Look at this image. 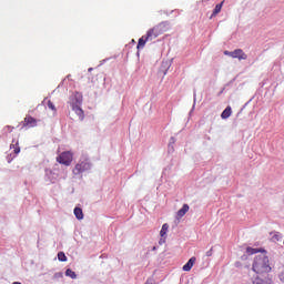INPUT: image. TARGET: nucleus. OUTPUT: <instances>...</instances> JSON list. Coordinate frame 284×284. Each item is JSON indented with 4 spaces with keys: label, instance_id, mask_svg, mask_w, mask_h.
Instances as JSON below:
<instances>
[{
    "label": "nucleus",
    "instance_id": "nucleus-4",
    "mask_svg": "<svg viewBox=\"0 0 284 284\" xmlns=\"http://www.w3.org/2000/svg\"><path fill=\"white\" fill-rule=\"evenodd\" d=\"M92 168V164L88 160H82L75 164L73 169V174H83V172H88Z\"/></svg>",
    "mask_w": 284,
    "mask_h": 284
},
{
    "label": "nucleus",
    "instance_id": "nucleus-19",
    "mask_svg": "<svg viewBox=\"0 0 284 284\" xmlns=\"http://www.w3.org/2000/svg\"><path fill=\"white\" fill-rule=\"evenodd\" d=\"M58 260H59L61 263H65V261H68V256H65V253L59 252V253H58Z\"/></svg>",
    "mask_w": 284,
    "mask_h": 284
},
{
    "label": "nucleus",
    "instance_id": "nucleus-16",
    "mask_svg": "<svg viewBox=\"0 0 284 284\" xmlns=\"http://www.w3.org/2000/svg\"><path fill=\"white\" fill-rule=\"evenodd\" d=\"M10 149L13 150L14 154H19V152H21V148L19 146V141H17L16 143L13 141V143L10 145Z\"/></svg>",
    "mask_w": 284,
    "mask_h": 284
},
{
    "label": "nucleus",
    "instance_id": "nucleus-6",
    "mask_svg": "<svg viewBox=\"0 0 284 284\" xmlns=\"http://www.w3.org/2000/svg\"><path fill=\"white\" fill-rule=\"evenodd\" d=\"M23 128H37V119L32 115H27L23 121Z\"/></svg>",
    "mask_w": 284,
    "mask_h": 284
},
{
    "label": "nucleus",
    "instance_id": "nucleus-14",
    "mask_svg": "<svg viewBox=\"0 0 284 284\" xmlns=\"http://www.w3.org/2000/svg\"><path fill=\"white\" fill-rule=\"evenodd\" d=\"M221 116L222 119H230L232 116V106H226Z\"/></svg>",
    "mask_w": 284,
    "mask_h": 284
},
{
    "label": "nucleus",
    "instance_id": "nucleus-2",
    "mask_svg": "<svg viewBox=\"0 0 284 284\" xmlns=\"http://www.w3.org/2000/svg\"><path fill=\"white\" fill-rule=\"evenodd\" d=\"M81 103H83V95L79 92L73 93L70 98V105L79 121H83V119H85V113L83 112V109H81Z\"/></svg>",
    "mask_w": 284,
    "mask_h": 284
},
{
    "label": "nucleus",
    "instance_id": "nucleus-3",
    "mask_svg": "<svg viewBox=\"0 0 284 284\" xmlns=\"http://www.w3.org/2000/svg\"><path fill=\"white\" fill-rule=\"evenodd\" d=\"M165 32H168V23L161 22L146 32V39H150V41H154L156 37H161V34Z\"/></svg>",
    "mask_w": 284,
    "mask_h": 284
},
{
    "label": "nucleus",
    "instance_id": "nucleus-24",
    "mask_svg": "<svg viewBox=\"0 0 284 284\" xmlns=\"http://www.w3.org/2000/svg\"><path fill=\"white\" fill-rule=\"evenodd\" d=\"M163 243H165V237H161V239H160L159 244H160V245H163Z\"/></svg>",
    "mask_w": 284,
    "mask_h": 284
},
{
    "label": "nucleus",
    "instance_id": "nucleus-20",
    "mask_svg": "<svg viewBox=\"0 0 284 284\" xmlns=\"http://www.w3.org/2000/svg\"><path fill=\"white\" fill-rule=\"evenodd\" d=\"M47 105H48L49 110H52V112L54 114H57V106H54V103L52 102V100H49Z\"/></svg>",
    "mask_w": 284,
    "mask_h": 284
},
{
    "label": "nucleus",
    "instance_id": "nucleus-10",
    "mask_svg": "<svg viewBox=\"0 0 284 284\" xmlns=\"http://www.w3.org/2000/svg\"><path fill=\"white\" fill-rule=\"evenodd\" d=\"M253 284H272V278H270L268 276H266L264 278L261 276H257L253 281Z\"/></svg>",
    "mask_w": 284,
    "mask_h": 284
},
{
    "label": "nucleus",
    "instance_id": "nucleus-21",
    "mask_svg": "<svg viewBox=\"0 0 284 284\" xmlns=\"http://www.w3.org/2000/svg\"><path fill=\"white\" fill-rule=\"evenodd\" d=\"M65 276H69L70 278H77V273H74V271H72L71 268H68L65 271Z\"/></svg>",
    "mask_w": 284,
    "mask_h": 284
},
{
    "label": "nucleus",
    "instance_id": "nucleus-26",
    "mask_svg": "<svg viewBox=\"0 0 284 284\" xmlns=\"http://www.w3.org/2000/svg\"><path fill=\"white\" fill-rule=\"evenodd\" d=\"M13 284H21V282H14Z\"/></svg>",
    "mask_w": 284,
    "mask_h": 284
},
{
    "label": "nucleus",
    "instance_id": "nucleus-5",
    "mask_svg": "<svg viewBox=\"0 0 284 284\" xmlns=\"http://www.w3.org/2000/svg\"><path fill=\"white\" fill-rule=\"evenodd\" d=\"M73 160V154L70 151L62 152L58 158L57 161L61 165H71Z\"/></svg>",
    "mask_w": 284,
    "mask_h": 284
},
{
    "label": "nucleus",
    "instance_id": "nucleus-23",
    "mask_svg": "<svg viewBox=\"0 0 284 284\" xmlns=\"http://www.w3.org/2000/svg\"><path fill=\"white\" fill-rule=\"evenodd\" d=\"M213 254V248H210L207 252H206V256H212Z\"/></svg>",
    "mask_w": 284,
    "mask_h": 284
},
{
    "label": "nucleus",
    "instance_id": "nucleus-13",
    "mask_svg": "<svg viewBox=\"0 0 284 284\" xmlns=\"http://www.w3.org/2000/svg\"><path fill=\"white\" fill-rule=\"evenodd\" d=\"M73 214L78 221H83V210L81 207H75Z\"/></svg>",
    "mask_w": 284,
    "mask_h": 284
},
{
    "label": "nucleus",
    "instance_id": "nucleus-11",
    "mask_svg": "<svg viewBox=\"0 0 284 284\" xmlns=\"http://www.w3.org/2000/svg\"><path fill=\"white\" fill-rule=\"evenodd\" d=\"M187 212H190V205L183 204L182 209H180L176 213L178 219H183V216L187 214Z\"/></svg>",
    "mask_w": 284,
    "mask_h": 284
},
{
    "label": "nucleus",
    "instance_id": "nucleus-18",
    "mask_svg": "<svg viewBox=\"0 0 284 284\" xmlns=\"http://www.w3.org/2000/svg\"><path fill=\"white\" fill-rule=\"evenodd\" d=\"M258 252H263V250H258V248H252V247H247L246 248V254H258Z\"/></svg>",
    "mask_w": 284,
    "mask_h": 284
},
{
    "label": "nucleus",
    "instance_id": "nucleus-9",
    "mask_svg": "<svg viewBox=\"0 0 284 284\" xmlns=\"http://www.w3.org/2000/svg\"><path fill=\"white\" fill-rule=\"evenodd\" d=\"M148 41H150V38H148V34L146 36H142L139 41H138V50H143V48H145V43H148Z\"/></svg>",
    "mask_w": 284,
    "mask_h": 284
},
{
    "label": "nucleus",
    "instance_id": "nucleus-27",
    "mask_svg": "<svg viewBox=\"0 0 284 284\" xmlns=\"http://www.w3.org/2000/svg\"><path fill=\"white\" fill-rule=\"evenodd\" d=\"M89 72H92V68L89 69Z\"/></svg>",
    "mask_w": 284,
    "mask_h": 284
},
{
    "label": "nucleus",
    "instance_id": "nucleus-8",
    "mask_svg": "<svg viewBox=\"0 0 284 284\" xmlns=\"http://www.w3.org/2000/svg\"><path fill=\"white\" fill-rule=\"evenodd\" d=\"M196 263V257H191L187 263H185L182 267L183 272H190L192 267H194V264Z\"/></svg>",
    "mask_w": 284,
    "mask_h": 284
},
{
    "label": "nucleus",
    "instance_id": "nucleus-7",
    "mask_svg": "<svg viewBox=\"0 0 284 284\" xmlns=\"http://www.w3.org/2000/svg\"><path fill=\"white\" fill-rule=\"evenodd\" d=\"M232 59H239V61H245L247 59V55L243 52L242 49H235L233 51Z\"/></svg>",
    "mask_w": 284,
    "mask_h": 284
},
{
    "label": "nucleus",
    "instance_id": "nucleus-22",
    "mask_svg": "<svg viewBox=\"0 0 284 284\" xmlns=\"http://www.w3.org/2000/svg\"><path fill=\"white\" fill-rule=\"evenodd\" d=\"M225 57H233V51H224Z\"/></svg>",
    "mask_w": 284,
    "mask_h": 284
},
{
    "label": "nucleus",
    "instance_id": "nucleus-17",
    "mask_svg": "<svg viewBox=\"0 0 284 284\" xmlns=\"http://www.w3.org/2000/svg\"><path fill=\"white\" fill-rule=\"evenodd\" d=\"M170 229V225H168V224H163L162 225V229H161V231H160V236L163 239V237H165V234H168V230Z\"/></svg>",
    "mask_w": 284,
    "mask_h": 284
},
{
    "label": "nucleus",
    "instance_id": "nucleus-15",
    "mask_svg": "<svg viewBox=\"0 0 284 284\" xmlns=\"http://www.w3.org/2000/svg\"><path fill=\"white\" fill-rule=\"evenodd\" d=\"M221 10H223V1L215 6L213 13L211 14V19L213 17H216V14H219L221 12Z\"/></svg>",
    "mask_w": 284,
    "mask_h": 284
},
{
    "label": "nucleus",
    "instance_id": "nucleus-25",
    "mask_svg": "<svg viewBox=\"0 0 284 284\" xmlns=\"http://www.w3.org/2000/svg\"><path fill=\"white\" fill-rule=\"evenodd\" d=\"M145 284H154V282L152 280H148Z\"/></svg>",
    "mask_w": 284,
    "mask_h": 284
},
{
    "label": "nucleus",
    "instance_id": "nucleus-12",
    "mask_svg": "<svg viewBox=\"0 0 284 284\" xmlns=\"http://www.w3.org/2000/svg\"><path fill=\"white\" fill-rule=\"evenodd\" d=\"M282 239H283V234H281L280 232H272L271 233L272 243H278V241H281Z\"/></svg>",
    "mask_w": 284,
    "mask_h": 284
},
{
    "label": "nucleus",
    "instance_id": "nucleus-1",
    "mask_svg": "<svg viewBox=\"0 0 284 284\" xmlns=\"http://www.w3.org/2000/svg\"><path fill=\"white\" fill-rule=\"evenodd\" d=\"M252 270L255 272V274H270V272H272V266H270V257H267L265 253L256 255L253 261Z\"/></svg>",
    "mask_w": 284,
    "mask_h": 284
}]
</instances>
